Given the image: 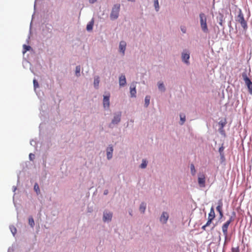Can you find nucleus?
Here are the masks:
<instances>
[{"mask_svg": "<svg viewBox=\"0 0 252 252\" xmlns=\"http://www.w3.org/2000/svg\"><path fill=\"white\" fill-rule=\"evenodd\" d=\"M150 96L147 95L145 98V105L146 107H147L150 104Z\"/></svg>", "mask_w": 252, "mask_h": 252, "instance_id": "obj_23", "label": "nucleus"}, {"mask_svg": "<svg viewBox=\"0 0 252 252\" xmlns=\"http://www.w3.org/2000/svg\"><path fill=\"white\" fill-rule=\"evenodd\" d=\"M200 23L202 30L204 32L207 33L208 32V29L207 25V18L206 15L201 13L199 14Z\"/></svg>", "mask_w": 252, "mask_h": 252, "instance_id": "obj_1", "label": "nucleus"}, {"mask_svg": "<svg viewBox=\"0 0 252 252\" xmlns=\"http://www.w3.org/2000/svg\"><path fill=\"white\" fill-rule=\"evenodd\" d=\"M11 231L13 235L16 233V229L14 226L10 227Z\"/></svg>", "mask_w": 252, "mask_h": 252, "instance_id": "obj_35", "label": "nucleus"}, {"mask_svg": "<svg viewBox=\"0 0 252 252\" xmlns=\"http://www.w3.org/2000/svg\"><path fill=\"white\" fill-rule=\"evenodd\" d=\"M237 21L241 24V26L245 30L247 28V22L245 20L243 14L241 9H239V14L237 17Z\"/></svg>", "mask_w": 252, "mask_h": 252, "instance_id": "obj_3", "label": "nucleus"}, {"mask_svg": "<svg viewBox=\"0 0 252 252\" xmlns=\"http://www.w3.org/2000/svg\"><path fill=\"white\" fill-rule=\"evenodd\" d=\"M23 47H24V49H25V50L23 51L24 53H25L27 51L30 50V49L31 48V47L30 46H28L26 45H24Z\"/></svg>", "mask_w": 252, "mask_h": 252, "instance_id": "obj_31", "label": "nucleus"}, {"mask_svg": "<svg viewBox=\"0 0 252 252\" xmlns=\"http://www.w3.org/2000/svg\"><path fill=\"white\" fill-rule=\"evenodd\" d=\"M219 131L220 132L222 133H223L224 132V130H223V128L222 129H220V128L219 129Z\"/></svg>", "mask_w": 252, "mask_h": 252, "instance_id": "obj_41", "label": "nucleus"}, {"mask_svg": "<svg viewBox=\"0 0 252 252\" xmlns=\"http://www.w3.org/2000/svg\"><path fill=\"white\" fill-rule=\"evenodd\" d=\"M96 0H90L89 1L91 3H94Z\"/></svg>", "mask_w": 252, "mask_h": 252, "instance_id": "obj_40", "label": "nucleus"}, {"mask_svg": "<svg viewBox=\"0 0 252 252\" xmlns=\"http://www.w3.org/2000/svg\"><path fill=\"white\" fill-rule=\"evenodd\" d=\"M146 208V204L145 203H142L139 207V210L142 213H144Z\"/></svg>", "mask_w": 252, "mask_h": 252, "instance_id": "obj_20", "label": "nucleus"}, {"mask_svg": "<svg viewBox=\"0 0 252 252\" xmlns=\"http://www.w3.org/2000/svg\"><path fill=\"white\" fill-rule=\"evenodd\" d=\"M126 84V79L125 76L122 75L119 77V84L121 86H124Z\"/></svg>", "mask_w": 252, "mask_h": 252, "instance_id": "obj_16", "label": "nucleus"}, {"mask_svg": "<svg viewBox=\"0 0 252 252\" xmlns=\"http://www.w3.org/2000/svg\"><path fill=\"white\" fill-rule=\"evenodd\" d=\"M99 77H97V78H95L94 80V87L96 88H97L98 86V85H99Z\"/></svg>", "mask_w": 252, "mask_h": 252, "instance_id": "obj_26", "label": "nucleus"}, {"mask_svg": "<svg viewBox=\"0 0 252 252\" xmlns=\"http://www.w3.org/2000/svg\"><path fill=\"white\" fill-rule=\"evenodd\" d=\"M154 6L157 11L159 10V4L158 0H154Z\"/></svg>", "mask_w": 252, "mask_h": 252, "instance_id": "obj_25", "label": "nucleus"}, {"mask_svg": "<svg viewBox=\"0 0 252 252\" xmlns=\"http://www.w3.org/2000/svg\"><path fill=\"white\" fill-rule=\"evenodd\" d=\"M29 224L32 227H33L34 225V221L32 217L29 218Z\"/></svg>", "mask_w": 252, "mask_h": 252, "instance_id": "obj_22", "label": "nucleus"}, {"mask_svg": "<svg viewBox=\"0 0 252 252\" xmlns=\"http://www.w3.org/2000/svg\"><path fill=\"white\" fill-rule=\"evenodd\" d=\"M109 97L110 95H108V96L105 95L103 97V106L104 107H109L110 103H109Z\"/></svg>", "mask_w": 252, "mask_h": 252, "instance_id": "obj_14", "label": "nucleus"}, {"mask_svg": "<svg viewBox=\"0 0 252 252\" xmlns=\"http://www.w3.org/2000/svg\"><path fill=\"white\" fill-rule=\"evenodd\" d=\"M147 162L146 160H143L142 163L140 164V167L141 168H145L147 166Z\"/></svg>", "mask_w": 252, "mask_h": 252, "instance_id": "obj_27", "label": "nucleus"}, {"mask_svg": "<svg viewBox=\"0 0 252 252\" xmlns=\"http://www.w3.org/2000/svg\"><path fill=\"white\" fill-rule=\"evenodd\" d=\"M108 190H105L104 191V194L105 195H106V194H108Z\"/></svg>", "mask_w": 252, "mask_h": 252, "instance_id": "obj_43", "label": "nucleus"}, {"mask_svg": "<svg viewBox=\"0 0 252 252\" xmlns=\"http://www.w3.org/2000/svg\"><path fill=\"white\" fill-rule=\"evenodd\" d=\"M215 217V213L213 207H212L210 209V213L208 215V219L214 220Z\"/></svg>", "mask_w": 252, "mask_h": 252, "instance_id": "obj_19", "label": "nucleus"}, {"mask_svg": "<svg viewBox=\"0 0 252 252\" xmlns=\"http://www.w3.org/2000/svg\"><path fill=\"white\" fill-rule=\"evenodd\" d=\"M128 1H134L135 0H128Z\"/></svg>", "mask_w": 252, "mask_h": 252, "instance_id": "obj_45", "label": "nucleus"}, {"mask_svg": "<svg viewBox=\"0 0 252 252\" xmlns=\"http://www.w3.org/2000/svg\"><path fill=\"white\" fill-rule=\"evenodd\" d=\"M180 120L181 121V125H183L186 120V117L184 114H181L180 115Z\"/></svg>", "mask_w": 252, "mask_h": 252, "instance_id": "obj_29", "label": "nucleus"}, {"mask_svg": "<svg viewBox=\"0 0 252 252\" xmlns=\"http://www.w3.org/2000/svg\"><path fill=\"white\" fill-rule=\"evenodd\" d=\"M120 9V4H115L113 6L111 13L110 14V18L112 20H115L118 18Z\"/></svg>", "mask_w": 252, "mask_h": 252, "instance_id": "obj_2", "label": "nucleus"}, {"mask_svg": "<svg viewBox=\"0 0 252 252\" xmlns=\"http://www.w3.org/2000/svg\"><path fill=\"white\" fill-rule=\"evenodd\" d=\"M112 217V213L111 212H104L103 214V220L105 221H110L111 220Z\"/></svg>", "mask_w": 252, "mask_h": 252, "instance_id": "obj_12", "label": "nucleus"}, {"mask_svg": "<svg viewBox=\"0 0 252 252\" xmlns=\"http://www.w3.org/2000/svg\"><path fill=\"white\" fill-rule=\"evenodd\" d=\"M243 78L247 86L250 94H252V82L251 80L247 76L246 73L242 74Z\"/></svg>", "mask_w": 252, "mask_h": 252, "instance_id": "obj_4", "label": "nucleus"}, {"mask_svg": "<svg viewBox=\"0 0 252 252\" xmlns=\"http://www.w3.org/2000/svg\"><path fill=\"white\" fill-rule=\"evenodd\" d=\"M33 86H34V87L35 89H36L39 87L38 82L35 79L33 80Z\"/></svg>", "mask_w": 252, "mask_h": 252, "instance_id": "obj_32", "label": "nucleus"}, {"mask_svg": "<svg viewBox=\"0 0 252 252\" xmlns=\"http://www.w3.org/2000/svg\"><path fill=\"white\" fill-rule=\"evenodd\" d=\"M223 203L221 200H220L218 202V206L216 208L217 211L219 213L220 218L223 216L222 208Z\"/></svg>", "mask_w": 252, "mask_h": 252, "instance_id": "obj_8", "label": "nucleus"}, {"mask_svg": "<svg viewBox=\"0 0 252 252\" xmlns=\"http://www.w3.org/2000/svg\"><path fill=\"white\" fill-rule=\"evenodd\" d=\"M130 93L131 97H136V91L134 84L131 85L130 87Z\"/></svg>", "mask_w": 252, "mask_h": 252, "instance_id": "obj_15", "label": "nucleus"}, {"mask_svg": "<svg viewBox=\"0 0 252 252\" xmlns=\"http://www.w3.org/2000/svg\"><path fill=\"white\" fill-rule=\"evenodd\" d=\"M220 160H221V162H224V161H225V157H224V153H223V154H220Z\"/></svg>", "mask_w": 252, "mask_h": 252, "instance_id": "obj_34", "label": "nucleus"}, {"mask_svg": "<svg viewBox=\"0 0 252 252\" xmlns=\"http://www.w3.org/2000/svg\"><path fill=\"white\" fill-rule=\"evenodd\" d=\"M121 113L119 112L117 114H115L113 119L112 121L113 124H117L121 121Z\"/></svg>", "mask_w": 252, "mask_h": 252, "instance_id": "obj_9", "label": "nucleus"}, {"mask_svg": "<svg viewBox=\"0 0 252 252\" xmlns=\"http://www.w3.org/2000/svg\"><path fill=\"white\" fill-rule=\"evenodd\" d=\"M232 221V217L230 218L229 220H228L227 221H226L222 225V230L223 234V235L225 236V238L227 237L228 232H227V229L228 227L230 224V223Z\"/></svg>", "mask_w": 252, "mask_h": 252, "instance_id": "obj_5", "label": "nucleus"}, {"mask_svg": "<svg viewBox=\"0 0 252 252\" xmlns=\"http://www.w3.org/2000/svg\"><path fill=\"white\" fill-rule=\"evenodd\" d=\"M34 155L33 154H30L29 155V158L31 160H33V159L34 158Z\"/></svg>", "mask_w": 252, "mask_h": 252, "instance_id": "obj_36", "label": "nucleus"}, {"mask_svg": "<svg viewBox=\"0 0 252 252\" xmlns=\"http://www.w3.org/2000/svg\"><path fill=\"white\" fill-rule=\"evenodd\" d=\"M198 183L199 186L201 188L205 187V177L204 174H201L198 178Z\"/></svg>", "mask_w": 252, "mask_h": 252, "instance_id": "obj_6", "label": "nucleus"}, {"mask_svg": "<svg viewBox=\"0 0 252 252\" xmlns=\"http://www.w3.org/2000/svg\"><path fill=\"white\" fill-rule=\"evenodd\" d=\"M207 226H206V225L205 224L204 225H203L202 227V229H203L204 230H205L206 229V227Z\"/></svg>", "mask_w": 252, "mask_h": 252, "instance_id": "obj_42", "label": "nucleus"}, {"mask_svg": "<svg viewBox=\"0 0 252 252\" xmlns=\"http://www.w3.org/2000/svg\"><path fill=\"white\" fill-rule=\"evenodd\" d=\"M80 66L79 65H78L75 68V73L76 76H78L80 75Z\"/></svg>", "mask_w": 252, "mask_h": 252, "instance_id": "obj_30", "label": "nucleus"}, {"mask_svg": "<svg viewBox=\"0 0 252 252\" xmlns=\"http://www.w3.org/2000/svg\"><path fill=\"white\" fill-rule=\"evenodd\" d=\"M212 220H213L208 219V220L207 223L205 224L206 226H208L210 225V224L212 223Z\"/></svg>", "mask_w": 252, "mask_h": 252, "instance_id": "obj_37", "label": "nucleus"}, {"mask_svg": "<svg viewBox=\"0 0 252 252\" xmlns=\"http://www.w3.org/2000/svg\"><path fill=\"white\" fill-rule=\"evenodd\" d=\"M226 119H224V121H220L219 123V125L220 126V129H222L224 127V126L226 124Z\"/></svg>", "mask_w": 252, "mask_h": 252, "instance_id": "obj_21", "label": "nucleus"}, {"mask_svg": "<svg viewBox=\"0 0 252 252\" xmlns=\"http://www.w3.org/2000/svg\"><path fill=\"white\" fill-rule=\"evenodd\" d=\"M182 59L184 62L187 64L189 63V54L187 51H184L182 54Z\"/></svg>", "mask_w": 252, "mask_h": 252, "instance_id": "obj_7", "label": "nucleus"}, {"mask_svg": "<svg viewBox=\"0 0 252 252\" xmlns=\"http://www.w3.org/2000/svg\"><path fill=\"white\" fill-rule=\"evenodd\" d=\"M34 190L36 192L37 194H38L40 193L39 188L37 183H35L34 186Z\"/></svg>", "mask_w": 252, "mask_h": 252, "instance_id": "obj_24", "label": "nucleus"}, {"mask_svg": "<svg viewBox=\"0 0 252 252\" xmlns=\"http://www.w3.org/2000/svg\"><path fill=\"white\" fill-rule=\"evenodd\" d=\"M126 44L125 41H122L120 43L119 49L120 51L122 53L123 55H124L126 50Z\"/></svg>", "mask_w": 252, "mask_h": 252, "instance_id": "obj_11", "label": "nucleus"}, {"mask_svg": "<svg viewBox=\"0 0 252 252\" xmlns=\"http://www.w3.org/2000/svg\"><path fill=\"white\" fill-rule=\"evenodd\" d=\"M169 218L168 214L167 212H163L160 218V220L163 223H166Z\"/></svg>", "mask_w": 252, "mask_h": 252, "instance_id": "obj_10", "label": "nucleus"}, {"mask_svg": "<svg viewBox=\"0 0 252 252\" xmlns=\"http://www.w3.org/2000/svg\"><path fill=\"white\" fill-rule=\"evenodd\" d=\"M158 87V89L161 91H164L165 90L164 86L162 83H159Z\"/></svg>", "mask_w": 252, "mask_h": 252, "instance_id": "obj_28", "label": "nucleus"}, {"mask_svg": "<svg viewBox=\"0 0 252 252\" xmlns=\"http://www.w3.org/2000/svg\"><path fill=\"white\" fill-rule=\"evenodd\" d=\"M113 149L112 146H109L107 148V158L108 159H111L112 158Z\"/></svg>", "mask_w": 252, "mask_h": 252, "instance_id": "obj_13", "label": "nucleus"}, {"mask_svg": "<svg viewBox=\"0 0 252 252\" xmlns=\"http://www.w3.org/2000/svg\"><path fill=\"white\" fill-rule=\"evenodd\" d=\"M94 24V20L92 19L91 21L87 25V30L88 31H91L93 30V26Z\"/></svg>", "mask_w": 252, "mask_h": 252, "instance_id": "obj_18", "label": "nucleus"}, {"mask_svg": "<svg viewBox=\"0 0 252 252\" xmlns=\"http://www.w3.org/2000/svg\"><path fill=\"white\" fill-rule=\"evenodd\" d=\"M217 18L219 24L222 26L224 22V17L223 14L220 13Z\"/></svg>", "mask_w": 252, "mask_h": 252, "instance_id": "obj_17", "label": "nucleus"}, {"mask_svg": "<svg viewBox=\"0 0 252 252\" xmlns=\"http://www.w3.org/2000/svg\"><path fill=\"white\" fill-rule=\"evenodd\" d=\"M191 169H192L193 168H194V166H193V165H191Z\"/></svg>", "mask_w": 252, "mask_h": 252, "instance_id": "obj_44", "label": "nucleus"}, {"mask_svg": "<svg viewBox=\"0 0 252 252\" xmlns=\"http://www.w3.org/2000/svg\"><path fill=\"white\" fill-rule=\"evenodd\" d=\"M231 252H239V249L238 247H232L231 250Z\"/></svg>", "mask_w": 252, "mask_h": 252, "instance_id": "obj_33", "label": "nucleus"}, {"mask_svg": "<svg viewBox=\"0 0 252 252\" xmlns=\"http://www.w3.org/2000/svg\"><path fill=\"white\" fill-rule=\"evenodd\" d=\"M181 29L183 33H186V28L185 27H184V26L181 27Z\"/></svg>", "mask_w": 252, "mask_h": 252, "instance_id": "obj_39", "label": "nucleus"}, {"mask_svg": "<svg viewBox=\"0 0 252 252\" xmlns=\"http://www.w3.org/2000/svg\"><path fill=\"white\" fill-rule=\"evenodd\" d=\"M223 150H224V148L223 146H221L220 147V148H219V152H220V154H223Z\"/></svg>", "mask_w": 252, "mask_h": 252, "instance_id": "obj_38", "label": "nucleus"}]
</instances>
